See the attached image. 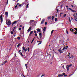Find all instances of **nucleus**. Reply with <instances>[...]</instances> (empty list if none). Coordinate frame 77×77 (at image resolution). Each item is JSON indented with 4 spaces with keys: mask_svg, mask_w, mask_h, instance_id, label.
<instances>
[{
    "mask_svg": "<svg viewBox=\"0 0 77 77\" xmlns=\"http://www.w3.org/2000/svg\"><path fill=\"white\" fill-rule=\"evenodd\" d=\"M6 24L8 26V27L10 26V20L9 19H7V20Z\"/></svg>",
    "mask_w": 77,
    "mask_h": 77,
    "instance_id": "nucleus-1",
    "label": "nucleus"
},
{
    "mask_svg": "<svg viewBox=\"0 0 77 77\" xmlns=\"http://www.w3.org/2000/svg\"><path fill=\"white\" fill-rule=\"evenodd\" d=\"M67 66L66 67V68L68 71H69V67H71V66H72V64H71L70 65H67Z\"/></svg>",
    "mask_w": 77,
    "mask_h": 77,
    "instance_id": "nucleus-2",
    "label": "nucleus"
},
{
    "mask_svg": "<svg viewBox=\"0 0 77 77\" xmlns=\"http://www.w3.org/2000/svg\"><path fill=\"white\" fill-rule=\"evenodd\" d=\"M0 20H1V24H2V23L3 22V15L2 14L0 16Z\"/></svg>",
    "mask_w": 77,
    "mask_h": 77,
    "instance_id": "nucleus-3",
    "label": "nucleus"
},
{
    "mask_svg": "<svg viewBox=\"0 0 77 77\" xmlns=\"http://www.w3.org/2000/svg\"><path fill=\"white\" fill-rule=\"evenodd\" d=\"M61 48H60L59 50H58V51L60 52V53L61 54V53H63V51L62 50Z\"/></svg>",
    "mask_w": 77,
    "mask_h": 77,
    "instance_id": "nucleus-4",
    "label": "nucleus"
},
{
    "mask_svg": "<svg viewBox=\"0 0 77 77\" xmlns=\"http://www.w3.org/2000/svg\"><path fill=\"white\" fill-rule=\"evenodd\" d=\"M44 21H45V19H43L42 20V21L41 23V24H42L44 23Z\"/></svg>",
    "mask_w": 77,
    "mask_h": 77,
    "instance_id": "nucleus-5",
    "label": "nucleus"
},
{
    "mask_svg": "<svg viewBox=\"0 0 77 77\" xmlns=\"http://www.w3.org/2000/svg\"><path fill=\"white\" fill-rule=\"evenodd\" d=\"M69 10H71V11H72V12H76V11H74V10H72V9H71V8H69Z\"/></svg>",
    "mask_w": 77,
    "mask_h": 77,
    "instance_id": "nucleus-6",
    "label": "nucleus"
},
{
    "mask_svg": "<svg viewBox=\"0 0 77 77\" xmlns=\"http://www.w3.org/2000/svg\"><path fill=\"white\" fill-rule=\"evenodd\" d=\"M31 29H32V27H29V29L27 31V32H30V30H31Z\"/></svg>",
    "mask_w": 77,
    "mask_h": 77,
    "instance_id": "nucleus-7",
    "label": "nucleus"
},
{
    "mask_svg": "<svg viewBox=\"0 0 77 77\" xmlns=\"http://www.w3.org/2000/svg\"><path fill=\"white\" fill-rule=\"evenodd\" d=\"M33 21H34V20H31L29 22V24H32L33 23Z\"/></svg>",
    "mask_w": 77,
    "mask_h": 77,
    "instance_id": "nucleus-8",
    "label": "nucleus"
},
{
    "mask_svg": "<svg viewBox=\"0 0 77 77\" xmlns=\"http://www.w3.org/2000/svg\"><path fill=\"white\" fill-rule=\"evenodd\" d=\"M39 35L40 36V39H41V38L42 37V33H41V32H40L39 33Z\"/></svg>",
    "mask_w": 77,
    "mask_h": 77,
    "instance_id": "nucleus-9",
    "label": "nucleus"
},
{
    "mask_svg": "<svg viewBox=\"0 0 77 77\" xmlns=\"http://www.w3.org/2000/svg\"><path fill=\"white\" fill-rule=\"evenodd\" d=\"M63 76V75L62 74H59L57 77H62Z\"/></svg>",
    "mask_w": 77,
    "mask_h": 77,
    "instance_id": "nucleus-10",
    "label": "nucleus"
},
{
    "mask_svg": "<svg viewBox=\"0 0 77 77\" xmlns=\"http://www.w3.org/2000/svg\"><path fill=\"white\" fill-rule=\"evenodd\" d=\"M37 32H41V29H40L39 28L37 29Z\"/></svg>",
    "mask_w": 77,
    "mask_h": 77,
    "instance_id": "nucleus-11",
    "label": "nucleus"
},
{
    "mask_svg": "<svg viewBox=\"0 0 77 77\" xmlns=\"http://www.w3.org/2000/svg\"><path fill=\"white\" fill-rule=\"evenodd\" d=\"M16 23H17V21H15L12 24V26H13L14 24H15Z\"/></svg>",
    "mask_w": 77,
    "mask_h": 77,
    "instance_id": "nucleus-12",
    "label": "nucleus"
},
{
    "mask_svg": "<svg viewBox=\"0 0 77 77\" xmlns=\"http://www.w3.org/2000/svg\"><path fill=\"white\" fill-rule=\"evenodd\" d=\"M6 62H7V61H4L3 62V63H2V65H5V64L6 63Z\"/></svg>",
    "mask_w": 77,
    "mask_h": 77,
    "instance_id": "nucleus-13",
    "label": "nucleus"
},
{
    "mask_svg": "<svg viewBox=\"0 0 77 77\" xmlns=\"http://www.w3.org/2000/svg\"><path fill=\"white\" fill-rule=\"evenodd\" d=\"M43 31H44V32H45V30H47V28H46V27H44L43 28Z\"/></svg>",
    "mask_w": 77,
    "mask_h": 77,
    "instance_id": "nucleus-14",
    "label": "nucleus"
},
{
    "mask_svg": "<svg viewBox=\"0 0 77 77\" xmlns=\"http://www.w3.org/2000/svg\"><path fill=\"white\" fill-rule=\"evenodd\" d=\"M5 15H6V16H8V12H5Z\"/></svg>",
    "mask_w": 77,
    "mask_h": 77,
    "instance_id": "nucleus-15",
    "label": "nucleus"
},
{
    "mask_svg": "<svg viewBox=\"0 0 77 77\" xmlns=\"http://www.w3.org/2000/svg\"><path fill=\"white\" fill-rule=\"evenodd\" d=\"M67 48H66L65 47H64L62 49L63 51L65 50H67Z\"/></svg>",
    "mask_w": 77,
    "mask_h": 77,
    "instance_id": "nucleus-16",
    "label": "nucleus"
},
{
    "mask_svg": "<svg viewBox=\"0 0 77 77\" xmlns=\"http://www.w3.org/2000/svg\"><path fill=\"white\" fill-rule=\"evenodd\" d=\"M63 75L64 77H66V76H67V75H65V73H63Z\"/></svg>",
    "mask_w": 77,
    "mask_h": 77,
    "instance_id": "nucleus-17",
    "label": "nucleus"
},
{
    "mask_svg": "<svg viewBox=\"0 0 77 77\" xmlns=\"http://www.w3.org/2000/svg\"><path fill=\"white\" fill-rule=\"evenodd\" d=\"M33 31H32L29 34V35H31L33 33Z\"/></svg>",
    "mask_w": 77,
    "mask_h": 77,
    "instance_id": "nucleus-18",
    "label": "nucleus"
},
{
    "mask_svg": "<svg viewBox=\"0 0 77 77\" xmlns=\"http://www.w3.org/2000/svg\"><path fill=\"white\" fill-rule=\"evenodd\" d=\"M22 48L24 51H25V48L24 47V46Z\"/></svg>",
    "mask_w": 77,
    "mask_h": 77,
    "instance_id": "nucleus-19",
    "label": "nucleus"
},
{
    "mask_svg": "<svg viewBox=\"0 0 77 77\" xmlns=\"http://www.w3.org/2000/svg\"><path fill=\"white\" fill-rule=\"evenodd\" d=\"M11 33L12 35H13L14 34V31H11Z\"/></svg>",
    "mask_w": 77,
    "mask_h": 77,
    "instance_id": "nucleus-20",
    "label": "nucleus"
},
{
    "mask_svg": "<svg viewBox=\"0 0 77 77\" xmlns=\"http://www.w3.org/2000/svg\"><path fill=\"white\" fill-rule=\"evenodd\" d=\"M21 45V44L19 43L17 46V47H20V45Z\"/></svg>",
    "mask_w": 77,
    "mask_h": 77,
    "instance_id": "nucleus-21",
    "label": "nucleus"
},
{
    "mask_svg": "<svg viewBox=\"0 0 77 77\" xmlns=\"http://www.w3.org/2000/svg\"><path fill=\"white\" fill-rule=\"evenodd\" d=\"M29 4H28L27 5H26V8H28V6H29Z\"/></svg>",
    "mask_w": 77,
    "mask_h": 77,
    "instance_id": "nucleus-22",
    "label": "nucleus"
},
{
    "mask_svg": "<svg viewBox=\"0 0 77 77\" xmlns=\"http://www.w3.org/2000/svg\"><path fill=\"white\" fill-rule=\"evenodd\" d=\"M71 57V58H72V59H73V58H74V56H73L72 55V56Z\"/></svg>",
    "mask_w": 77,
    "mask_h": 77,
    "instance_id": "nucleus-23",
    "label": "nucleus"
},
{
    "mask_svg": "<svg viewBox=\"0 0 77 77\" xmlns=\"http://www.w3.org/2000/svg\"><path fill=\"white\" fill-rule=\"evenodd\" d=\"M54 16H53L52 17V20H53V19H54Z\"/></svg>",
    "mask_w": 77,
    "mask_h": 77,
    "instance_id": "nucleus-24",
    "label": "nucleus"
},
{
    "mask_svg": "<svg viewBox=\"0 0 77 77\" xmlns=\"http://www.w3.org/2000/svg\"><path fill=\"white\" fill-rule=\"evenodd\" d=\"M66 33L67 34H68L69 33H68V30H67V29L66 30Z\"/></svg>",
    "mask_w": 77,
    "mask_h": 77,
    "instance_id": "nucleus-25",
    "label": "nucleus"
},
{
    "mask_svg": "<svg viewBox=\"0 0 77 77\" xmlns=\"http://www.w3.org/2000/svg\"><path fill=\"white\" fill-rule=\"evenodd\" d=\"M34 41V38L32 40V42L31 43V44H32V43Z\"/></svg>",
    "mask_w": 77,
    "mask_h": 77,
    "instance_id": "nucleus-26",
    "label": "nucleus"
},
{
    "mask_svg": "<svg viewBox=\"0 0 77 77\" xmlns=\"http://www.w3.org/2000/svg\"><path fill=\"white\" fill-rule=\"evenodd\" d=\"M74 73V72L73 74L70 75H69V76L70 77H71V75H73V74Z\"/></svg>",
    "mask_w": 77,
    "mask_h": 77,
    "instance_id": "nucleus-27",
    "label": "nucleus"
},
{
    "mask_svg": "<svg viewBox=\"0 0 77 77\" xmlns=\"http://www.w3.org/2000/svg\"><path fill=\"white\" fill-rule=\"evenodd\" d=\"M53 32H54V30H52V31L51 32V34L52 33H53Z\"/></svg>",
    "mask_w": 77,
    "mask_h": 77,
    "instance_id": "nucleus-28",
    "label": "nucleus"
},
{
    "mask_svg": "<svg viewBox=\"0 0 77 77\" xmlns=\"http://www.w3.org/2000/svg\"><path fill=\"white\" fill-rule=\"evenodd\" d=\"M66 14H64L63 15V17H66Z\"/></svg>",
    "mask_w": 77,
    "mask_h": 77,
    "instance_id": "nucleus-29",
    "label": "nucleus"
},
{
    "mask_svg": "<svg viewBox=\"0 0 77 77\" xmlns=\"http://www.w3.org/2000/svg\"><path fill=\"white\" fill-rule=\"evenodd\" d=\"M70 31L71 32H74V30L72 29V30H70Z\"/></svg>",
    "mask_w": 77,
    "mask_h": 77,
    "instance_id": "nucleus-30",
    "label": "nucleus"
},
{
    "mask_svg": "<svg viewBox=\"0 0 77 77\" xmlns=\"http://www.w3.org/2000/svg\"><path fill=\"white\" fill-rule=\"evenodd\" d=\"M20 54L22 56H23V54H22V52H20Z\"/></svg>",
    "mask_w": 77,
    "mask_h": 77,
    "instance_id": "nucleus-31",
    "label": "nucleus"
},
{
    "mask_svg": "<svg viewBox=\"0 0 77 77\" xmlns=\"http://www.w3.org/2000/svg\"><path fill=\"white\" fill-rule=\"evenodd\" d=\"M37 35H38V34H37V33H35V36H37Z\"/></svg>",
    "mask_w": 77,
    "mask_h": 77,
    "instance_id": "nucleus-32",
    "label": "nucleus"
},
{
    "mask_svg": "<svg viewBox=\"0 0 77 77\" xmlns=\"http://www.w3.org/2000/svg\"><path fill=\"white\" fill-rule=\"evenodd\" d=\"M7 5H8V0H7Z\"/></svg>",
    "mask_w": 77,
    "mask_h": 77,
    "instance_id": "nucleus-33",
    "label": "nucleus"
},
{
    "mask_svg": "<svg viewBox=\"0 0 77 77\" xmlns=\"http://www.w3.org/2000/svg\"><path fill=\"white\" fill-rule=\"evenodd\" d=\"M17 6H18V5H16V6H15V9H16V8H17Z\"/></svg>",
    "mask_w": 77,
    "mask_h": 77,
    "instance_id": "nucleus-34",
    "label": "nucleus"
},
{
    "mask_svg": "<svg viewBox=\"0 0 77 77\" xmlns=\"http://www.w3.org/2000/svg\"><path fill=\"white\" fill-rule=\"evenodd\" d=\"M17 39H20V37H17Z\"/></svg>",
    "mask_w": 77,
    "mask_h": 77,
    "instance_id": "nucleus-35",
    "label": "nucleus"
},
{
    "mask_svg": "<svg viewBox=\"0 0 77 77\" xmlns=\"http://www.w3.org/2000/svg\"><path fill=\"white\" fill-rule=\"evenodd\" d=\"M57 18H55V21H57Z\"/></svg>",
    "mask_w": 77,
    "mask_h": 77,
    "instance_id": "nucleus-36",
    "label": "nucleus"
},
{
    "mask_svg": "<svg viewBox=\"0 0 77 77\" xmlns=\"http://www.w3.org/2000/svg\"><path fill=\"white\" fill-rule=\"evenodd\" d=\"M47 22L45 23V26H47Z\"/></svg>",
    "mask_w": 77,
    "mask_h": 77,
    "instance_id": "nucleus-37",
    "label": "nucleus"
},
{
    "mask_svg": "<svg viewBox=\"0 0 77 77\" xmlns=\"http://www.w3.org/2000/svg\"><path fill=\"white\" fill-rule=\"evenodd\" d=\"M21 30V28H19V30Z\"/></svg>",
    "mask_w": 77,
    "mask_h": 77,
    "instance_id": "nucleus-38",
    "label": "nucleus"
},
{
    "mask_svg": "<svg viewBox=\"0 0 77 77\" xmlns=\"http://www.w3.org/2000/svg\"><path fill=\"white\" fill-rule=\"evenodd\" d=\"M19 6H20V7H21V4H20L19 5Z\"/></svg>",
    "mask_w": 77,
    "mask_h": 77,
    "instance_id": "nucleus-39",
    "label": "nucleus"
},
{
    "mask_svg": "<svg viewBox=\"0 0 77 77\" xmlns=\"http://www.w3.org/2000/svg\"><path fill=\"white\" fill-rule=\"evenodd\" d=\"M28 51H29V48H28Z\"/></svg>",
    "mask_w": 77,
    "mask_h": 77,
    "instance_id": "nucleus-40",
    "label": "nucleus"
},
{
    "mask_svg": "<svg viewBox=\"0 0 77 77\" xmlns=\"http://www.w3.org/2000/svg\"><path fill=\"white\" fill-rule=\"evenodd\" d=\"M42 42H40V43H39L38 44V45H39L40 44H41Z\"/></svg>",
    "mask_w": 77,
    "mask_h": 77,
    "instance_id": "nucleus-41",
    "label": "nucleus"
},
{
    "mask_svg": "<svg viewBox=\"0 0 77 77\" xmlns=\"http://www.w3.org/2000/svg\"><path fill=\"white\" fill-rule=\"evenodd\" d=\"M25 51L26 52L27 51V48L25 49Z\"/></svg>",
    "mask_w": 77,
    "mask_h": 77,
    "instance_id": "nucleus-42",
    "label": "nucleus"
},
{
    "mask_svg": "<svg viewBox=\"0 0 77 77\" xmlns=\"http://www.w3.org/2000/svg\"><path fill=\"white\" fill-rule=\"evenodd\" d=\"M16 53L14 54V55L15 56V57H17V56L16 55Z\"/></svg>",
    "mask_w": 77,
    "mask_h": 77,
    "instance_id": "nucleus-43",
    "label": "nucleus"
},
{
    "mask_svg": "<svg viewBox=\"0 0 77 77\" xmlns=\"http://www.w3.org/2000/svg\"><path fill=\"white\" fill-rule=\"evenodd\" d=\"M62 67L64 69L65 68L64 67V65Z\"/></svg>",
    "mask_w": 77,
    "mask_h": 77,
    "instance_id": "nucleus-44",
    "label": "nucleus"
},
{
    "mask_svg": "<svg viewBox=\"0 0 77 77\" xmlns=\"http://www.w3.org/2000/svg\"><path fill=\"white\" fill-rule=\"evenodd\" d=\"M56 10L57 11V12L59 11V10H58V9H56Z\"/></svg>",
    "mask_w": 77,
    "mask_h": 77,
    "instance_id": "nucleus-45",
    "label": "nucleus"
},
{
    "mask_svg": "<svg viewBox=\"0 0 77 77\" xmlns=\"http://www.w3.org/2000/svg\"><path fill=\"white\" fill-rule=\"evenodd\" d=\"M16 27H17V26L15 27L14 28L13 30H14V29H15V28H16Z\"/></svg>",
    "mask_w": 77,
    "mask_h": 77,
    "instance_id": "nucleus-46",
    "label": "nucleus"
},
{
    "mask_svg": "<svg viewBox=\"0 0 77 77\" xmlns=\"http://www.w3.org/2000/svg\"><path fill=\"white\" fill-rule=\"evenodd\" d=\"M25 66H26V68H27V64H25Z\"/></svg>",
    "mask_w": 77,
    "mask_h": 77,
    "instance_id": "nucleus-47",
    "label": "nucleus"
},
{
    "mask_svg": "<svg viewBox=\"0 0 77 77\" xmlns=\"http://www.w3.org/2000/svg\"><path fill=\"white\" fill-rule=\"evenodd\" d=\"M75 30H76V31H77V28H74Z\"/></svg>",
    "mask_w": 77,
    "mask_h": 77,
    "instance_id": "nucleus-48",
    "label": "nucleus"
},
{
    "mask_svg": "<svg viewBox=\"0 0 77 77\" xmlns=\"http://www.w3.org/2000/svg\"><path fill=\"white\" fill-rule=\"evenodd\" d=\"M43 76H44V75H42L41 76V77H43Z\"/></svg>",
    "mask_w": 77,
    "mask_h": 77,
    "instance_id": "nucleus-49",
    "label": "nucleus"
},
{
    "mask_svg": "<svg viewBox=\"0 0 77 77\" xmlns=\"http://www.w3.org/2000/svg\"><path fill=\"white\" fill-rule=\"evenodd\" d=\"M34 33H36V31H34Z\"/></svg>",
    "mask_w": 77,
    "mask_h": 77,
    "instance_id": "nucleus-50",
    "label": "nucleus"
},
{
    "mask_svg": "<svg viewBox=\"0 0 77 77\" xmlns=\"http://www.w3.org/2000/svg\"><path fill=\"white\" fill-rule=\"evenodd\" d=\"M73 16L75 17V14H74Z\"/></svg>",
    "mask_w": 77,
    "mask_h": 77,
    "instance_id": "nucleus-51",
    "label": "nucleus"
},
{
    "mask_svg": "<svg viewBox=\"0 0 77 77\" xmlns=\"http://www.w3.org/2000/svg\"><path fill=\"white\" fill-rule=\"evenodd\" d=\"M69 21L71 22V20H70V19H69Z\"/></svg>",
    "mask_w": 77,
    "mask_h": 77,
    "instance_id": "nucleus-52",
    "label": "nucleus"
},
{
    "mask_svg": "<svg viewBox=\"0 0 77 77\" xmlns=\"http://www.w3.org/2000/svg\"><path fill=\"white\" fill-rule=\"evenodd\" d=\"M74 20H75L76 21H77V20L76 19H75Z\"/></svg>",
    "mask_w": 77,
    "mask_h": 77,
    "instance_id": "nucleus-53",
    "label": "nucleus"
},
{
    "mask_svg": "<svg viewBox=\"0 0 77 77\" xmlns=\"http://www.w3.org/2000/svg\"><path fill=\"white\" fill-rule=\"evenodd\" d=\"M66 8H68V6H66Z\"/></svg>",
    "mask_w": 77,
    "mask_h": 77,
    "instance_id": "nucleus-54",
    "label": "nucleus"
},
{
    "mask_svg": "<svg viewBox=\"0 0 77 77\" xmlns=\"http://www.w3.org/2000/svg\"><path fill=\"white\" fill-rule=\"evenodd\" d=\"M68 9L69 10V8H67V10H68Z\"/></svg>",
    "mask_w": 77,
    "mask_h": 77,
    "instance_id": "nucleus-55",
    "label": "nucleus"
},
{
    "mask_svg": "<svg viewBox=\"0 0 77 77\" xmlns=\"http://www.w3.org/2000/svg\"><path fill=\"white\" fill-rule=\"evenodd\" d=\"M69 59H71V57H69Z\"/></svg>",
    "mask_w": 77,
    "mask_h": 77,
    "instance_id": "nucleus-56",
    "label": "nucleus"
},
{
    "mask_svg": "<svg viewBox=\"0 0 77 77\" xmlns=\"http://www.w3.org/2000/svg\"><path fill=\"white\" fill-rule=\"evenodd\" d=\"M75 14H76V16H77V13H76Z\"/></svg>",
    "mask_w": 77,
    "mask_h": 77,
    "instance_id": "nucleus-57",
    "label": "nucleus"
},
{
    "mask_svg": "<svg viewBox=\"0 0 77 77\" xmlns=\"http://www.w3.org/2000/svg\"><path fill=\"white\" fill-rule=\"evenodd\" d=\"M17 5H19V3H18L17 4Z\"/></svg>",
    "mask_w": 77,
    "mask_h": 77,
    "instance_id": "nucleus-58",
    "label": "nucleus"
},
{
    "mask_svg": "<svg viewBox=\"0 0 77 77\" xmlns=\"http://www.w3.org/2000/svg\"><path fill=\"white\" fill-rule=\"evenodd\" d=\"M49 56L50 57L51 56V54H49Z\"/></svg>",
    "mask_w": 77,
    "mask_h": 77,
    "instance_id": "nucleus-59",
    "label": "nucleus"
},
{
    "mask_svg": "<svg viewBox=\"0 0 77 77\" xmlns=\"http://www.w3.org/2000/svg\"><path fill=\"white\" fill-rule=\"evenodd\" d=\"M24 27L23 26V29H24Z\"/></svg>",
    "mask_w": 77,
    "mask_h": 77,
    "instance_id": "nucleus-60",
    "label": "nucleus"
},
{
    "mask_svg": "<svg viewBox=\"0 0 77 77\" xmlns=\"http://www.w3.org/2000/svg\"><path fill=\"white\" fill-rule=\"evenodd\" d=\"M72 7H74V6L73 5H71Z\"/></svg>",
    "mask_w": 77,
    "mask_h": 77,
    "instance_id": "nucleus-61",
    "label": "nucleus"
},
{
    "mask_svg": "<svg viewBox=\"0 0 77 77\" xmlns=\"http://www.w3.org/2000/svg\"><path fill=\"white\" fill-rule=\"evenodd\" d=\"M14 37H15V35H14Z\"/></svg>",
    "mask_w": 77,
    "mask_h": 77,
    "instance_id": "nucleus-62",
    "label": "nucleus"
},
{
    "mask_svg": "<svg viewBox=\"0 0 77 77\" xmlns=\"http://www.w3.org/2000/svg\"><path fill=\"white\" fill-rule=\"evenodd\" d=\"M20 27H22V25H20Z\"/></svg>",
    "mask_w": 77,
    "mask_h": 77,
    "instance_id": "nucleus-63",
    "label": "nucleus"
},
{
    "mask_svg": "<svg viewBox=\"0 0 77 77\" xmlns=\"http://www.w3.org/2000/svg\"><path fill=\"white\" fill-rule=\"evenodd\" d=\"M22 53H24V51H22Z\"/></svg>",
    "mask_w": 77,
    "mask_h": 77,
    "instance_id": "nucleus-64",
    "label": "nucleus"
}]
</instances>
